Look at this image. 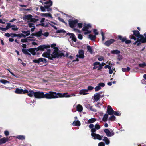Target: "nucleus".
<instances>
[{"label": "nucleus", "mask_w": 146, "mask_h": 146, "mask_svg": "<svg viewBox=\"0 0 146 146\" xmlns=\"http://www.w3.org/2000/svg\"><path fill=\"white\" fill-rule=\"evenodd\" d=\"M77 57L80 58H83L84 57V54H79V55H77Z\"/></svg>", "instance_id": "603ef678"}, {"label": "nucleus", "mask_w": 146, "mask_h": 146, "mask_svg": "<svg viewBox=\"0 0 146 146\" xmlns=\"http://www.w3.org/2000/svg\"><path fill=\"white\" fill-rule=\"evenodd\" d=\"M96 119L94 118H92L89 119L88 121V123H94L96 121Z\"/></svg>", "instance_id": "2f4dec72"}, {"label": "nucleus", "mask_w": 146, "mask_h": 146, "mask_svg": "<svg viewBox=\"0 0 146 146\" xmlns=\"http://www.w3.org/2000/svg\"><path fill=\"white\" fill-rule=\"evenodd\" d=\"M118 39L121 40V42H125L126 39V37H122V36L121 35H119L118 36Z\"/></svg>", "instance_id": "bb28decb"}, {"label": "nucleus", "mask_w": 146, "mask_h": 146, "mask_svg": "<svg viewBox=\"0 0 146 146\" xmlns=\"http://www.w3.org/2000/svg\"><path fill=\"white\" fill-rule=\"evenodd\" d=\"M58 51H54L53 52L52 56V60L54 58H59L62 57L64 55L63 53H59L58 52Z\"/></svg>", "instance_id": "6e6552de"}, {"label": "nucleus", "mask_w": 146, "mask_h": 146, "mask_svg": "<svg viewBox=\"0 0 146 146\" xmlns=\"http://www.w3.org/2000/svg\"><path fill=\"white\" fill-rule=\"evenodd\" d=\"M77 25L79 28H81L82 27L83 24L82 23H77Z\"/></svg>", "instance_id": "5fc2aeb1"}, {"label": "nucleus", "mask_w": 146, "mask_h": 146, "mask_svg": "<svg viewBox=\"0 0 146 146\" xmlns=\"http://www.w3.org/2000/svg\"><path fill=\"white\" fill-rule=\"evenodd\" d=\"M52 6V3L48 5H44V6L45 9H47L49 7H50Z\"/></svg>", "instance_id": "bf43d9fd"}, {"label": "nucleus", "mask_w": 146, "mask_h": 146, "mask_svg": "<svg viewBox=\"0 0 146 146\" xmlns=\"http://www.w3.org/2000/svg\"><path fill=\"white\" fill-rule=\"evenodd\" d=\"M100 128V126L97 123L95 125V128L96 130H99Z\"/></svg>", "instance_id": "09e8293b"}, {"label": "nucleus", "mask_w": 146, "mask_h": 146, "mask_svg": "<svg viewBox=\"0 0 146 146\" xmlns=\"http://www.w3.org/2000/svg\"><path fill=\"white\" fill-rule=\"evenodd\" d=\"M96 129L95 128H93L91 129V136H92L94 135V134H95V132L96 131Z\"/></svg>", "instance_id": "ea45409f"}, {"label": "nucleus", "mask_w": 146, "mask_h": 146, "mask_svg": "<svg viewBox=\"0 0 146 146\" xmlns=\"http://www.w3.org/2000/svg\"><path fill=\"white\" fill-rule=\"evenodd\" d=\"M104 131L108 137H111L113 136L114 134V132L112 131L111 132L108 129H105Z\"/></svg>", "instance_id": "f8f14e48"}, {"label": "nucleus", "mask_w": 146, "mask_h": 146, "mask_svg": "<svg viewBox=\"0 0 146 146\" xmlns=\"http://www.w3.org/2000/svg\"><path fill=\"white\" fill-rule=\"evenodd\" d=\"M16 138L20 140H25V137L23 135H18L16 137Z\"/></svg>", "instance_id": "473e14b6"}, {"label": "nucleus", "mask_w": 146, "mask_h": 146, "mask_svg": "<svg viewBox=\"0 0 146 146\" xmlns=\"http://www.w3.org/2000/svg\"><path fill=\"white\" fill-rule=\"evenodd\" d=\"M130 70V68L129 67H127V68H122V70L123 72H125L127 71H129Z\"/></svg>", "instance_id": "f704fd0d"}, {"label": "nucleus", "mask_w": 146, "mask_h": 146, "mask_svg": "<svg viewBox=\"0 0 146 146\" xmlns=\"http://www.w3.org/2000/svg\"><path fill=\"white\" fill-rule=\"evenodd\" d=\"M78 38L79 39L82 40L83 38V36L81 34H80L78 35Z\"/></svg>", "instance_id": "e2e57ef3"}, {"label": "nucleus", "mask_w": 146, "mask_h": 146, "mask_svg": "<svg viewBox=\"0 0 146 146\" xmlns=\"http://www.w3.org/2000/svg\"><path fill=\"white\" fill-rule=\"evenodd\" d=\"M58 19L59 21H61L63 23H64L65 24L66 23L65 22V21H64V20L62 18H61L60 17H58Z\"/></svg>", "instance_id": "6e6d98bb"}, {"label": "nucleus", "mask_w": 146, "mask_h": 146, "mask_svg": "<svg viewBox=\"0 0 146 146\" xmlns=\"http://www.w3.org/2000/svg\"><path fill=\"white\" fill-rule=\"evenodd\" d=\"M73 30L76 33H81L80 31L79 30L76 28H74Z\"/></svg>", "instance_id": "680f3d73"}, {"label": "nucleus", "mask_w": 146, "mask_h": 146, "mask_svg": "<svg viewBox=\"0 0 146 146\" xmlns=\"http://www.w3.org/2000/svg\"><path fill=\"white\" fill-rule=\"evenodd\" d=\"M33 61L34 63L38 64H39L40 62H44L45 63L47 62V60L43 58H39L38 59H34Z\"/></svg>", "instance_id": "9d476101"}, {"label": "nucleus", "mask_w": 146, "mask_h": 146, "mask_svg": "<svg viewBox=\"0 0 146 146\" xmlns=\"http://www.w3.org/2000/svg\"><path fill=\"white\" fill-rule=\"evenodd\" d=\"M12 27V26H11V24L10 23H8L7 25L6 26V29L8 30L9 29V28H11Z\"/></svg>", "instance_id": "0e129e2a"}, {"label": "nucleus", "mask_w": 146, "mask_h": 146, "mask_svg": "<svg viewBox=\"0 0 146 146\" xmlns=\"http://www.w3.org/2000/svg\"><path fill=\"white\" fill-rule=\"evenodd\" d=\"M89 38L92 40H94L96 38V36L95 35H93L92 34H90L89 35Z\"/></svg>", "instance_id": "7c9ffc66"}, {"label": "nucleus", "mask_w": 146, "mask_h": 146, "mask_svg": "<svg viewBox=\"0 0 146 146\" xmlns=\"http://www.w3.org/2000/svg\"><path fill=\"white\" fill-rule=\"evenodd\" d=\"M100 96L99 94L96 93L94 95V99L96 101H98L100 99Z\"/></svg>", "instance_id": "4be33fe9"}, {"label": "nucleus", "mask_w": 146, "mask_h": 146, "mask_svg": "<svg viewBox=\"0 0 146 146\" xmlns=\"http://www.w3.org/2000/svg\"><path fill=\"white\" fill-rule=\"evenodd\" d=\"M54 96L55 98H54V99L57 98L59 97H70V96L68 95V96H66V94L67 93H64L62 94L60 93H56V92H54Z\"/></svg>", "instance_id": "0eeeda50"}, {"label": "nucleus", "mask_w": 146, "mask_h": 146, "mask_svg": "<svg viewBox=\"0 0 146 146\" xmlns=\"http://www.w3.org/2000/svg\"><path fill=\"white\" fill-rule=\"evenodd\" d=\"M50 49H48L47 51L43 53L42 56L43 57L48 58L49 59L52 60V54H50Z\"/></svg>", "instance_id": "423d86ee"}, {"label": "nucleus", "mask_w": 146, "mask_h": 146, "mask_svg": "<svg viewBox=\"0 0 146 146\" xmlns=\"http://www.w3.org/2000/svg\"><path fill=\"white\" fill-rule=\"evenodd\" d=\"M101 89V88L99 86V85L96 86L95 88V90L96 92H97L99 91L100 89Z\"/></svg>", "instance_id": "3c124183"}, {"label": "nucleus", "mask_w": 146, "mask_h": 146, "mask_svg": "<svg viewBox=\"0 0 146 146\" xmlns=\"http://www.w3.org/2000/svg\"><path fill=\"white\" fill-rule=\"evenodd\" d=\"M28 92V93H27V95L28 96L30 97H32L33 95L34 96L35 92H34L33 90H30Z\"/></svg>", "instance_id": "5701e85b"}, {"label": "nucleus", "mask_w": 146, "mask_h": 146, "mask_svg": "<svg viewBox=\"0 0 146 146\" xmlns=\"http://www.w3.org/2000/svg\"><path fill=\"white\" fill-rule=\"evenodd\" d=\"M22 51L23 54L26 55L29 52V49L23 48L22 49Z\"/></svg>", "instance_id": "4c0bfd02"}, {"label": "nucleus", "mask_w": 146, "mask_h": 146, "mask_svg": "<svg viewBox=\"0 0 146 146\" xmlns=\"http://www.w3.org/2000/svg\"><path fill=\"white\" fill-rule=\"evenodd\" d=\"M77 110L79 112H81L83 110V107L82 105L78 104L76 106Z\"/></svg>", "instance_id": "b1692460"}, {"label": "nucleus", "mask_w": 146, "mask_h": 146, "mask_svg": "<svg viewBox=\"0 0 146 146\" xmlns=\"http://www.w3.org/2000/svg\"><path fill=\"white\" fill-rule=\"evenodd\" d=\"M42 15L44 17H50L52 18V16L51 14L48 13H42Z\"/></svg>", "instance_id": "58836bf2"}, {"label": "nucleus", "mask_w": 146, "mask_h": 146, "mask_svg": "<svg viewBox=\"0 0 146 146\" xmlns=\"http://www.w3.org/2000/svg\"><path fill=\"white\" fill-rule=\"evenodd\" d=\"M93 106H91L90 107V108L89 110H90L91 111H93V112H96V109L94 108H93Z\"/></svg>", "instance_id": "864d4df0"}, {"label": "nucleus", "mask_w": 146, "mask_h": 146, "mask_svg": "<svg viewBox=\"0 0 146 146\" xmlns=\"http://www.w3.org/2000/svg\"><path fill=\"white\" fill-rule=\"evenodd\" d=\"M54 92L49 91L48 93L44 94V98H45L46 99H54Z\"/></svg>", "instance_id": "7ed1b4c3"}, {"label": "nucleus", "mask_w": 146, "mask_h": 146, "mask_svg": "<svg viewBox=\"0 0 146 146\" xmlns=\"http://www.w3.org/2000/svg\"><path fill=\"white\" fill-rule=\"evenodd\" d=\"M116 117L114 115H112L109 118V120L111 121H114L115 120Z\"/></svg>", "instance_id": "de8ad7c7"}, {"label": "nucleus", "mask_w": 146, "mask_h": 146, "mask_svg": "<svg viewBox=\"0 0 146 146\" xmlns=\"http://www.w3.org/2000/svg\"><path fill=\"white\" fill-rule=\"evenodd\" d=\"M68 35L70 36L69 38L72 39V41L75 42H76L77 39L74 34L70 33H67L66 34V36Z\"/></svg>", "instance_id": "9b49d317"}, {"label": "nucleus", "mask_w": 146, "mask_h": 146, "mask_svg": "<svg viewBox=\"0 0 146 146\" xmlns=\"http://www.w3.org/2000/svg\"><path fill=\"white\" fill-rule=\"evenodd\" d=\"M111 53L113 54H119L120 53V51L117 49L115 50H112L111 52Z\"/></svg>", "instance_id": "c85d7f7f"}, {"label": "nucleus", "mask_w": 146, "mask_h": 146, "mask_svg": "<svg viewBox=\"0 0 146 146\" xmlns=\"http://www.w3.org/2000/svg\"><path fill=\"white\" fill-rule=\"evenodd\" d=\"M78 20L77 19L74 20L70 19L68 20L69 26L72 28H74L77 26Z\"/></svg>", "instance_id": "20e7f679"}, {"label": "nucleus", "mask_w": 146, "mask_h": 146, "mask_svg": "<svg viewBox=\"0 0 146 146\" xmlns=\"http://www.w3.org/2000/svg\"><path fill=\"white\" fill-rule=\"evenodd\" d=\"M138 66L140 67L144 68L146 66V64L145 62H144L142 64H139Z\"/></svg>", "instance_id": "a18cd8bd"}, {"label": "nucleus", "mask_w": 146, "mask_h": 146, "mask_svg": "<svg viewBox=\"0 0 146 146\" xmlns=\"http://www.w3.org/2000/svg\"><path fill=\"white\" fill-rule=\"evenodd\" d=\"M0 82L3 84H6L7 83H10V82L5 79H2L0 80Z\"/></svg>", "instance_id": "e433bc0d"}, {"label": "nucleus", "mask_w": 146, "mask_h": 146, "mask_svg": "<svg viewBox=\"0 0 146 146\" xmlns=\"http://www.w3.org/2000/svg\"><path fill=\"white\" fill-rule=\"evenodd\" d=\"M107 112L109 115H111L113 114L114 111L111 106L108 105L107 107Z\"/></svg>", "instance_id": "4468645a"}, {"label": "nucleus", "mask_w": 146, "mask_h": 146, "mask_svg": "<svg viewBox=\"0 0 146 146\" xmlns=\"http://www.w3.org/2000/svg\"><path fill=\"white\" fill-rule=\"evenodd\" d=\"M81 125L80 123L78 120L74 121L73 123V125L74 126H79Z\"/></svg>", "instance_id": "393cba45"}, {"label": "nucleus", "mask_w": 146, "mask_h": 146, "mask_svg": "<svg viewBox=\"0 0 146 146\" xmlns=\"http://www.w3.org/2000/svg\"><path fill=\"white\" fill-rule=\"evenodd\" d=\"M56 33H66V31L62 29V30H56Z\"/></svg>", "instance_id": "c03bdc74"}, {"label": "nucleus", "mask_w": 146, "mask_h": 146, "mask_svg": "<svg viewBox=\"0 0 146 146\" xmlns=\"http://www.w3.org/2000/svg\"><path fill=\"white\" fill-rule=\"evenodd\" d=\"M50 46L49 45H42L38 47L39 50L41 51H44L45 49L50 48Z\"/></svg>", "instance_id": "ddd939ff"}, {"label": "nucleus", "mask_w": 146, "mask_h": 146, "mask_svg": "<svg viewBox=\"0 0 146 146\" xmlns=\"http://www.w3.org/2000/svg\"><path fill=\"white\" fill-rule=\"evenodd\" d=\"M91 28V26L90 24H85L82 29V30L83 31H87L88 29Z\"/></svg>", "instance_id": "a211bd4d"}, {"label": "nucleus", "mask_w": 146, "mask_h": 146, "mask_svg": "<svg viewBox=\"0 0 146 146\" xmlns=\"http://www.w3.org/2000/svg\"><path fill=\"white\" fill-rule=\"evenodd\" d=\"M44 92L40 91L35 92L34 97L38 99L44 98Z\"/></svg>", "instance_id": "39448f33"}, {"label": "nucleus", "mask_w": 146, "mask_h": 146, "mask_svg": "<svg viewBox=\"0 0 146 146\" xmlns=\"http://www.w3.org/2000/svg\"><path fill=\"white\" fill-rule=\"evenodd\" d=\"M101 34L102 37V41H104V40L105 38V37L104 36V33L102 31L101 32Z\"/></svg>", "instance_id": "4d7b16f0"}, {"label": "nucleus", "mask_w": 146, "mask_h": 146, "mask_svg": "<svg viewBox=\"0 0 146 146\" xmlns=\"http://www.w3.org/2000/svg\"><path fill=\"white\" fill-rule=\"evenodd\" d=\"M87 48L88 50L91 54L93 53V50L91 46H90L88 45L87 46Z\"/></svg>", "instance_id": "72a5a7b5"}, {"label": "nucleus", "mask_w": 146, "mask_h": 146, "mask_svg": "<svg viewBox=\"0 0 146 146\" xmlns=\"http://www.w3.org/2000/svg\"><path fill=\"white\" fill-rule=\"evenodd\" d=\"M98 146H105V144L103 142H100L98 144Z\"/></svg>", "instance_id": "774afa93"}, {"label": "nucleus", "mask_w": 146, "mask_h": 146, "mask_svg": "<svg viewBox=\"0 0 146 146\" xmlns=\"http://www.w3.org/2000/svg\"><path fill=\"white\" fill-rule=\"evenodd\" d=\"M98 85L100 87H104L105 86V84L104 83H100L98 84Z\"/></svg>", "instance_id": "69168bd1"}, {"label": "nucleus", "mask_w": 146, "mask_h": 146, "mask_svg": "<svg viewBox=\"0 0 146 146\" xmlns=\"http://www.w3.org/2000/svg\"><path fill=\"white\" fill-rule=\"evenodd\" d=\"M136 41L137 42H141L142 43H146V34L144 33L143 35H140L139 36L137 37Z\"/></svg>", "instance_id": "f03ea898"}, {"label": "nucleus", "mask_w": 146, "mask_h": 146, "mask_svg": "<svg viewBox=\"0 0 146 146\" xmlns=\"http://www.w3.org/2000/svg\"><path fill=\"white\" fill-rule=\"evenodd\" d=\"M29 52L31 53L33 55H35L36 54V52L35 51L33 48L29 49Z\"/></svg>", "instance_id": "c756f323"}, {"label": "nucleus", "mask_w": 146, "mask_h": 146, "mask_svg": "<svg viewBox=\"0 0 146 146\" xmlns=\"http://www.w3.org/2000/svg\"><path fill=\"white\" fill-rule=\"evenodd\" d=\"M22 32L23 33L26 34L27 36L29 35L30 34V31L29 30L28 31H22Z\"/></svg>", "instance_id": "79ce46f5"}, {"label": "nucleus", "mask_w": 146, "mask_h": 146, "mask_svg": "<svg viewBox=\"0 0 146 146\" xmlns=\"http://www.w3.org/2000/svg\"><path fill=\"white\" fill-rule=\"evenodd\" d=\"M56 45L55 44H52L50 46L52 48H55V50L54 51H58V48L57 47H56Z\"/></svg>", "instance_id": "37998d69"}, {"label": "nucleus", "mask_w": 146, "mask_h": 146, "mask_svg": "<svg viewBox=\"0 0 146 146\" xmlns=\"http://www.w3.org/2000/svg\"><path fill=\"white\" fill-rule=\"evenodd\" d=\"M38 20V19H36L34 18H33L31 17V19L30 22H33L34 23H35Z\"/></svg>", "instance_id": "a19ab883"}, {"label": "nucleus", "mask_w": 146, "mask_h": 146, "mask_svg": "<svg viewBox=\"0 0 146 146\" xmlns=\"http://www.w3.org/2000/svg\"><path fill=\"white\" fill-rule=\"evenodd\" d=\"M133 35L131 34L129 36V38L131 39H133L135 41L137 40L136 37L139 36L140 35H143L140 34L139 31L136 30L133 31Z\"/></svg>", "instance_id": "f257e3e1"}, {"label": "nucleus", "mask_w": 146, "mask_h": 146, "mask_svg": "<svg viewBox=\"0 0 146 146\" xmlns=\"http://www.w3.org/2000/svg\"><path fill=\"white\" fill-rule=\"evenodd\" d=\"M103 141L105 142V143L107 145H108L110 143V140L106 137H104Z\"/></svg>", "instance_id": "cd10ccee"}, {"label": "nucleus", "mask_w": 146, "mask_h": 146, "mask_svg": "<svg viewBox=\"0 0 146 146\" xmlns=\"http://www.w3.org/2000/svg\"><path fill=\"white\" fill-rule=\"evenodd\" d=\"M49 33L48 32H45L44 33H42V35H43L46 37H47L49 35Z\"/></svg>", "instance_id": "13d9d810"}, {"label": "nucleus", "mask_w": 146, "mask_h": 146, "mask_svg": "<svg viewBox=\"0 0 146 146\" xmlns=\"http://www.w3.org/2000/svg\"><path fill=\"white\" fill-rule=\"evenodd\" d=\"M52 3V2L51 0H49L48 1H47L42 3L43 4H45L49 5L50 4Z\"/></svg>", "instance_id": "49530a36"}, {"label": "nucleus", "mask_w": 146, "mask_h": 146, "mask_svg": "<svg viewBox=\"0 0 146 146\" xmlns=\"http://www.w3.org/2000/svg\"><path fill=\"white\" fill-rule=\"evenodd\" d=\"M119 112H118L116 111H114V112L113 113V114L116 116H120L121 115V113H119Z\"/></svg>", "instance_id": "8fccbe9b"}, {"label": "nucleus", "mask_w": 146, "mask_h": 146, "mask_svg": "<svg viewBox=\"0 0 146 146\" xmlns=\"http://www.w3.org/2000/svg\"><path fill=\"white\" fill-rule=\"evenodd\" d=\"M79 54H84V52L83 50L80 49L79 50Z\"/></svg>", "instance_id": "338daca9"}, {"label": "nucleus", "mask_w": 146, "mask_h": 146, "mask_svg": "<svg viewBox=\"0 0 146 146\" xmlns=\"http://www.w3.org/2000/svg\"><path fill=\"white\" fill-rule=\"evenodd\" d=\"M94 135L92 136V137H93V139H97L99 140H101L103 137L102 136H101L99 134H94Z\"/></svg>", "instance_id": "f3484780"}, {"label": "nucleus", "mask_w": 146, "mask_h": 146, "mask_svg": "<svg viewBox=\"0 0 146 146\" xmlns=\"http://www.w3.org/2000/svg\"><path fill=\"white\" fill-rule=\"evenodd\" d=\"M28 91L26 89L23 90L22 89L16 88L15 91V92L17 94H26V93H28Z\"/></svg>", "instance_id": "1a4fd4ad"}, {"label": "nucleus", "mask_w": 146, "mask_h": 146, "mask_svg": "<svg viewBox=\"0 0 146 146\" xmlns=\"http://www.w3.org/2000/svg\"><path fill=\"white\" fill-rule=\"evenodd\" d=\"M9 138L3 137L0 139V144L5 143L9 141Z\"/></svg>", "instance_id": "aec40b11"}, {"label": "nucleus", "mask_w": 146, "mask_h": 146, "mask_svg": "<svg viewBox=\"0 0 146 146\" xmlns=\"http://www.w3.org/2000/svg\"><path fill=\"white\" fill-rule=\"evenodd\" d=\"M108 117V115L107 114H104L102 119V120L104 121H106L107 120Z\"/></svg>", "instance_id": "c9c22d12"}, {"label": "nucleus", "mask_w": 146, "mask_h": 146, "mask_svg": "<svg viewBox=\"0 0 146 146\" xmlns=\"http://www.w3.org/2000/svg\"><path fill=\"white\" fill-rule=\"evenodd\" d=\"M31 17H32V15L31 14H27L24 15L23 17V19L25 21L26 20H30L31 19Z\"/></svg>", "instance_id": "6ab92c4d"}, {"label": "nucleus", "mask_w": 146, "mask_h": 146, "mask_svg": "<svg viewBox=\"0 0 146 146\" xmlns=\"http://www.w3.org/2000/svg\"><path fill=\"white\" fill-rule=\"evenodd\" d=\"M43 31L42 29H40L39 31L38 32H36L35 33H32L31 34V35L34 36H36L38 37H40L41 35H42V32Z\"/></svg>", "instance_id": "2eb2a0df"}, {"label": "nucleus", "mask_w": 146, "mask_h": 146, "mask_svg": "<svg viewBox=\"0 0 146 146\" xmlns=\"http://www.w3.org/2000/svg\"><path fill=\"white\" fill-rule=\"evenodd\" d=\"M115 40L114 39H111L109 40L106 41L104 43L105 45L107 46H109L111 44L115 42Z\"/></svg>", "instance_id": "dca6fc26"}, {"label": "nucleus", "mask_w": 146, "mask_h": 146, "mask_svg": "<svg viewBox=\"0 0 146 146\" xmlns=\"http://www.w3.org/2000/svg\"><path fill=\"white\" fill-rule=\"evenodd\" d=\"M95 65H98L99 66L97 70H99L102 69V65H101L100 63L99 62H94Z\"/></svg>", "instance_id": "a878e982"}, {"label": "nucleus", "mask_w": 146, "mask_h": 146, "mask_svg": "<svg viewBox=\"0 0 146 146\" xmlns=\"http://www.w3.org/2000/svg\"><path fill=\"white\" fill-rule=\"evenodd\" d=\"M88 90L86 89H82L80 91L79 93L80 94H83L84 95L87 94L88 93Z\"/></svg>", "instance_id": "412c9836"}, {"label": "nucleus", "mask_w": 146, "mask_h": 146, "mask_svg": "<svg viewBox=\"0 0 146 146\" xmlns=\"http://www.w3.org/2000/svg\"><path fill=\"white\" fill-rule=\"evenodd\" d=\"M94 89V87H92L91 86H88V89H87L88 90H88H92Z\"/></svg>", "instance_id": "052dcab7"}]
</instances>
